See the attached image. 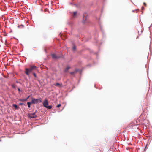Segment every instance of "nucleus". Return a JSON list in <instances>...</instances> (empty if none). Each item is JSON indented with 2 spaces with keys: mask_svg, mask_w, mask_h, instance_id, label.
Instances as JSON below:
<instances>
[{
  "mask_svg": "<svg viewBox=\"0 0 152 152\" xmlns=\"http://www.w3.org/2000/svg\"><path fill=\"white\" fill-rule=\"evenodd\" d=\"M143 4L145 6H146V4L145 3V2H144L143 3Z\"/></svg>",
  "mask_w": 152,
  "mask_h": 152,
  "instance_id": "a211bd4d",
  "label": "nucleus"
},
{
  "mask_svg": "<svg viewBox=\"0 0 152 152\" xmlns=\"http://www.w3.org/2000/svg\"><path fill=\"white\" fill-rule=\"evenodd\" d=\"M83 23H86L85 22V21L84 20H83Z\"/></svg>",
  "mask_w": 152,
  "mask_h": 152,
  "instance_id": "aec40b11",
  "label": "nucleus"
},
{
  "mask_svg": "<svg viewBox=\"0 0 152 152\" xmlns=\"http://www.w3.org/2000/svg\"><path fill=\"white\" fill-rule=\"evenodd\" d=\"M13 106L16 109H18L19 108V107H18L17 105L16 104H13Z\"/></svg>",
  "mask_w": 152,
  "mask_h": 152,
  "instance_id": "1a4fd4ad",
  "label": "nucleus"
},
{
  "mask_svg": "<svg viewBox=\"0 0 152 152\" xmlns=\"http://www.w3.org/2000/svg\"><path fill=\"white\" fill-rule=\"evenodd\" d=\"M70 68V67L69 66H67L66 68L64 70L65 72H66Z\"/></svg>",
  "mask_w": 152,
  "mask_h": 152,
  "instance_id": "9d476101",
  "label": "nucleus"
},
{
  "mask_svg": "<svg viewBox=\"0 0 152 152\" xmlns=\"http://www.w3.org/2000/svg\"><path fill=\"white\" fill-rule=\"evenodd\" d=\"M37 68L34 65L30 66L29 68H26L25 69V73L27 76H29L30 73L34 70H36Z\"/></svg>",
  "mask_w": 152,
  "mask_h": 152,
  "instance_id": "f257e3e1",
  "label": "nucleus"
},
{
  "mask_svg": "<svg viewBox=\"0 0 152 152\" xmlns=\"http://www.w3.org/2000/svg\"><path fill=\"white\" fill-rule=\"evenodd\" d=\"M47 10H48V9H45V11H47Z\"/></svg>",
  "mask_w": 152,
  "mask_h": 152,
  "instance_id": "412c9836",
  "label": "nucleus"
},
{
  "mask_svg": "<svg viewBox=\"0 0 152 152\" xmlns=\"http://www.w3.org/2000/svg\"><path fill=\"white\" fill-rule=\"evenodd\" d=\"M31 102L32 104H36L39 102H42V101L41 98H40L39 99L32 98Z\"/></svg>",
  "mask_w": 152,
  "mask_h": 152,
  "instance_id": "f03ea898",
  "label": "nucleus"
},
{
  "mask_svg": "<svg viewBox=\"0 0 152 152\" xmlns=\"http://www.w3.org/2000/svg\"><path fill=\"white\" fill-rule=\"evenodd\" d=\"M62 54L61 56H57L55 54H52V56L53 58L57 59L61 58L62 56Z\"/></svg>",
  "mask_w": 152,
  "mask_h": 152,
  "instance_id": "7ed1b4c3",
  "label": "nucleus"
},
{
  "mask_svg": "<svg viewBox=\"0 0 152 152\" xmlns=\"http://www.w3.org/2000/svg\"><path fill=\"white\" fill-rule=\"evenodd\" d=\"M54 86H56L60 88H61V87H63V85L62 83H57L55 84H54Z\"/></svg>",
  "mask_w": 152,
  "mask_h": 152,
  "instance_id": "423d86ee",
  "label": "nucleus"
},
{
  "mask_svg": "<svg viewBox=\"0 0 152 152\" xmlns=\"http://www.w3.org/2000/svg\"><path fill=\"white\" fill-rule=\"evenodd\" d=\"M43 106L46 108L47 106H48V100L47 99H46L44 101L43 103Z\"/></svg>",
  "mask_w": 152,
  "mask_h": 152,
  "instance_id": "39448f33",
  "label": "nucleus"
},
{
  "mask_svg": "<svg viewBox=\"0 0 152 152\" xmlns=\"http://www.w3.org/2000/svg\"><path fill=\"white\" fill-rule=\"evenodd\" d=\"M76 47L75 46H73V50L74 51H75L76 50Z\"/></svg>",
  "mask_w": 152,
  "mask_h": 152,
  "instance_id": "2eb2a0df",
  "label": "nucleus"
},
{
  "mask_svg": "<svg viewBox=\"0 0 152 152\" xmlns=\"http://www.w3.org/2000/svg\"><path fill=\"white\" fill-rule=\"evenodd\" d=\"M76 72L75 71L71 72H70V74L72 75H74Z\"/></svg>",
  "mask_w": 152,
  "mask_h": 152,
  "instance_id": "ddd939ff",
  "label": "nucleus"
},
{
  "mask_svg": "<svg viewBox=\"0 0 152 152\" xmlns=\"http://www.w3.org/2000/svg\"><path fill=\"white\" fill-rule=\"evenodd\" d=\"M27 104L28 107L29 108L30 107L31 104H32V103H31V102H27Z\"/></svg>",
  "mask_w": 152,
  "mask_h": 152,
  "instance_id": "9b49d317",
  "label": "nucleus"
},
{
  "mask_svg": "<svg viewBox=\"0 0 152 152\" xmlns=\"http://www.w3.org/2000/svg\"><path fill=\"white\" fill-rule=\"evenodd\" d=\"M77 11L74 12H73L72 15L73 17H75L77 15Z\"/></svg>",
  "mask_w": 152,
  "mask_h": 152,
  "instance_id": "6e6552de",
  "label": "nucleus"
},
{
  "mask_svg": "<svg viewBox=\"0 0 152 152\" xmlns=\"http://www.w3.org/2000/svg\"><path fill=\"white\" fill-rule=\"evenodd\" d=\"M18 90L19 92H20L21 91L20 89L19 88H18Z\"/></svg>",
  "mask_w": 152,
  "mask_h": 152,
  "instance_id": "6ab92c4d",
  "label": "nucleus"
},
{
  "mask_svg": "<svg viewBox=\"0 0 152 152\" xmlns=\"http://www.w3.org/2000/svg\"><path fill=\"white\" fill-rule=\"evenodd\" d=\"M23 104V103H20V105H21V104Z\"/></svg>",
  "mask_w": 152,
  "mask_h": 152,
  "instance_id": "4be33fe9",
  "label": "nucleus"
},
{
  "mask_svg": "<svg viewBox=\"0 0 152 152\" xmlns=\"http://www.w3.org/2000/svg\"><path fill=\"white\" fill-rule=\"evenodd\" d=\"M52 106L51 105L48 106H47V107H46V108H47V109H51V108H52Z\"/></svg>",
  "mask_w": 152,
  "mask_h": 152,
  "instance_id": "f8f14e48",
  "label": "nucleus"
},
{
  "mask_svg": "<svg viewBox=\"0 0 152 152\" xmlns=\"http://www.w3.org/2000/svg\"><path fill=\"white\" fill-rule=\"evenodd\" d=\"M30 96H28L26 99H20L19 100L20 101H26L29 98Z\"/></svg>",
  "mask_w": 152,
  "mask_h": 152,
  "instance_id": "0eeeda50",
  "label": "nucleus"
},
{
  "mask_svg": "<svg viewBox=\"0 0 152 152\" xmlns=\"http://www.w3.org/2000/svg\"><path fill=\"white\" fill-rule=\"evenodd\" d=\"M35 112L32 113H30L28 114L29 116L31 118H35L37 116L35 115Z\"/></svg>",
  "mask_w": 152,
  "mask_h": 152,
  "instance_id": "20e7f679",
  "label": "nucleus"
},
{
  "mask_svg": "<svg viewBox=\"0 0 152 152\" xmlns=\"http://www.w3.org/2000/svg\"><path fill=\"white\" fill-rule=\"evenodd\" d=\"M61 106V104H59L56 106V107L57 108Z\"/></svg>",
  "mask_w": 152,
  "mask_h": 152,
  "instance_id": "dca6fc26",
  "label": "nucleus"
},
{
  "mask_svg": "<svg viewBox=\"0 0 152 152\" xmlns=\"http://www.w3.org/2000/svg\"><path fill=\"white\" fill-rule=\"evenodd\" d=\"M33 75L36 78H37V77L36 74L35 73H33Z\"/></svg>",
  "mask_w": 152,
  "mask_h": 152,
  "instance_id": "4468645a",
  "label": "nucleus"
},
{
  "mask_svg": "<svg viewBox=\"0 0 152 152\" xmlns=\"http://www.w3.org/2000/svg\"><path fill=\"white\" fill-rule=\"evenodd\" d=\"M141 9H142V10H144V7H143L142 6V8H141Z\"/></svg>",
  "mask_w": 152,
  "mask_h": 152,
  "instance_id": "f3484780",
  "label": "nucleus"
}]
</instances>
